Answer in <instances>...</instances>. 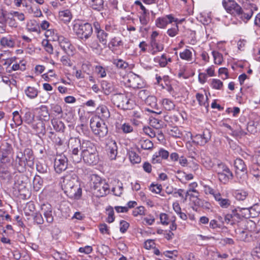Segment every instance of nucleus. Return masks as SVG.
Wrapping results in <instances>:
<instances>
[{"mask_svg":"<svg viewBox=\"0 0 260 260\" xmlns=\"http://www.w3.org/2000/svg\"><path fill=\"white\" fill-rule=\"evenodd\" d=\"M178 26L175 24L173 27L168 29L167 34L171 37H174L178 34Z\"/></svg>","mask_w":260,"mask_h":260,"instance_id":"55","label":"nucleus"},{"mask_svg":"<svg viewBox=\"0 0 260 260\" xmlns=\"http://www.w3.org/2000/svg\"><path fill=\"white\" fill-rule=\"evenodd\" d=\"M237 234L238 235V238L240 240L245 241L248 238V234L244 230H239L236 231Z\"/></svg>","mask_w":260,"mask_h":260,"instance_id":"61","label":"nucleus"},{"mask_svg":"<svg viewBox=\"0 0 260 260\" xmlns=\"http://www.w3.org/2000/svg\"><path fill=\"white\" fill-rule=\"evenodd\" d=\"M51 123L54 129L57 132H63L65 128L64 123L60 120L57 119L51 120Z\"/></svg>","mask_w":260,"mask_h":260,"instance_id":"25","label":"nucleus"},{"mask_svg":"<svg viewBox=\"0 0 260 260\" xmlns=\"http://www.w3.org/2000/svg\"><path fill=\"white\" fill-rule=\"evenodd\" d=\"M59 17L64 22H68L72 19V15L70 11L66 10L59 12Z\"/></svg>","mask_w":260,"mask_h":260,"instance_id":"30","label":"nucleus"},{"mask_svg":"<svg viewBox=\"0 0 260 260\" xmlns=\"http://www.w3.org/2000/svg\"><path fill=\"white\" fill-rule=\"evenodd\" d=\"M215 172L217 174L219 181L223 184L228 183L234 177L232 171L224 164L222 162L217 164L215 168Z\"/></svg>","mask_w":260,"mask_h":260,"instance_id":"6","label":"nucleus"},{"mask_svg":"<svg viewBox=\"0 0 260 260\" xmlns=\"http://www.w3.org/2000/svg\"><path fill=\"white\" fill-rule=\"evenodd\" d=\"M39 109L40 110L39 112L40 116L43 117L45 120L48 119L49 117V114L47 107L45 105H42Z\"/></svg>","mask_w":260,"mask_h":260,"instance_id":"37","label":"nucleus"},{"mask_svg":"<svg viewBox=\"0 0 260 260\" xmlns=\"http://www.w3.org/2000/svg\"><path fill=\"white\" fill-rule=\"evenodd\" d=\"M1 44L4 47H12L14 43L12 40L7 37H3L1 39Z\"/></svg>","mask_w":260,"mask_h":260,"instance_id":"45","label":"nucleus"},{"mask_svg":"<svg viewBox=\"0 0 260 260\" xmlns=\"http://www.w3.org/2000/svg\"><path fill=\"white\" fill-rule=\"evenodd\" d=\"M157 99L156 97L154 96H148L146 100L145 101V102L146 104L148 106H149L150 107L156 109L157 107V104H156Z\"/></svg>","mask_w":260,"mask_h":260,"instance_id":"39","label":"nucleus"},{"mask_svg":"<svg viewBox=\"0 0 260 260\" xmlns=\"http://www.w3.org/2000/svg\"><path fill=\"white\" fill-rule=\"evenodd\" d=\"M234 166L236 168V172L238 173L240 171L244 174H246L247 172V166L244 161L241 158H237L234 162Z\"/></svg>","mask_w":260,"mask_h":260,"instance_id":"21","label":"nucleus"},{"mask_svg":"<svg viewBox=\"0 0 260 260\" xmlns=\"http://www.w3.org/2000/svg\"><path fill=\"white\" fill-rule=\"evenodd\" d=\"M191 139L193 143L201 146L205 145V141L201 139V135L198 134L195 136H192Z\"/></svg>","mask_w":260,"mask_h":260,"instance_id":"54","label":"nucleus"},{"mask_svg":"<svg viewBox=\"0 0 260 260\" xmlns=\"http://www.w3.org/2000/svg\"><path fill=\"white\" fill-rule=\"evenodd\" d=\"M180 57L182 59L190 61L192 58V52L190 50L186 49L184 51L180 53Z\"/></svg>","mask_w":260,"mask_h":260,"instance_id":"41","label":"nucleus"},{"mask_svg":"<svg viewBox=\"0 0 260 260\" xmlns=\"http://www.w3.org/2000/svg\"><path fill=\"white\" fill-rule=\"evenodd\" d=\"M98 110L99 114L101 115L100 116L103 120L104 119H108L110 116V112L106 106H100L98 108Z\"/></svg>","mask_w":260,"mask_h":260,"instance_id":"26","label":"nucleus"},{"mask_svg":"<svg viewBox=\"0 0 260 260\" xmlns=\"http://www.w3.org/2000/svg\"><path fill=\"white\" fill-rule=\"evenodd\" d=\"M23 119L25 122L30 124L33 122L35 119V115L30 111H27L25 113Z\"/></svg>","mask_w":260,"mask_h":260,"instance_id":"47","label":"nucleus"},{"mask_svg":"<svg viewBox=\"0 0 260 260\" xmlns=\"http://www.w3.org/2000/svg\"><path fill=\"white\" fill-rule=\"evenodd\" d=\"M93 180L92 188L94 193L98 197H104L109 192V185L105 180H102L100 177L94 175L92 179Z\"/></svg>","mask_w":260,"mask_h":260,"instance_id":"3","label":"nucleus"},{"mask_svg":"<svg viewBox=\"0 0 260 260\" xmlns=\"http://www.w3.org/2000/svg\"><path fill=\"white\" fill-rule=\"evenodd\" d=\"M26 165L22 152H17L15 159V166L17 169L20 172L23 171Z\"/></svg>","mask_w":260,"mask_h":260,"instance_id":"18","label":"nucleus"},{"mask_svg":"<svg viewBox=\"0 0 260 260\" xmlns=\"http://www.w3.org/2000/svg\"><path fill=\"white\" fill-rule=\"evenodd\" d=\"M212 54L214 58V63L217 64H221L222 61V54L216 51H213Z\"/></svg>","mask_w":260,"mask_h":260,"instance_id":"48","label":"nucleus"},{"mask_svg":"<svg viewBox=\"0 0 260 260\" xmlns=\"http://www.w3.org/2000/svg\"><path fill=\"white\" fill-rule=\"evenodd\" d=\"M215 200L222 208H228L230 206L232 203L231 201L229 199L223 198L220 193L215 194Z\"/></svg>","mask_w":260,"mask_h":260,"instance_id":"19","label":"nucleus"},{"mask_svg":"<svg viewBox=\"0 0 260 260\" xmlns=\"http://www.w3.org/2000/svg\"><path fill=\"white\" fill-rule=\"evenodd\" d=\"M200 135H201V139L205 141V144L208 143L211 139V132L208 129H205L203 132V134Z\"/></svg>","mask_w":260,"mask_h":260,"instance_id":"49","label":"nucleus"},{"mask_svg":"<svg viewBox=\"0 0 260 260\" xmlns=\"http://www.w3.org/2000/svg\"><path fill=\"white\" fill-rule=\"evenodd\" d=\"M154 60L156 62H158L161 67H165L168 63L167 59L165 54H162L160 57H155Z\"/></svg>","mask_w":260,"mask_h":260,"instance_id":"43","label":"nucleus"},{"mask_svg":"<svg viewBox=\"0 0 260 260\" xmlns=\"http://www.w3.org/2000/svg\"><path fill=\"white\" fill-rule=\"evenodd\" d=\"M122 45V42L119 38L117 37H114V38L112 39L110 41V43H109V47L110 49L111 48V46L112 47H118Z\"/></svg>","mask_w":260,"mask_h":260,"instance_id":"50","label":"nucleus"},{"mask_svg":"<svg viewBox=\"0 0 260 260\" xmlns=\"http://www.w3.org/2000/svg\"><path fill=\"white\" fill-rule=\"evenodd\" d=\"M76 35L81 39H88L92 34V27L89 23H76L73 28Z\"/></svg>","mask_w":260,"mask_h":260,"instance_id":"7","label":"nucleus"},{"mask_svg":"<svg viewBox=\"0 0 260 260\" xmlns=\"http://www.w3.org/2000/svg\"><path fill=\"white\" fill-rule=\"evenodd\" d=\"M114 64H115L117 68L122 69H125L128 66V64L121 59L115 60L114 62Z\"/></svg>","mask_w":260,"mask_h":260,"instance_id":"63","label":"nucleus"},{"mask_svg":"<svg viewBox=\"0 0 260 260\" xmlns=\"http://www.w3.org/2000/svg\"><path fill=\"white\" fill-rule=\"evenodd\" d=\"M96 35L99 41L103 45H106L107 43L108 34L104 30H98Z\"/></svg>","mask_w":260,"mask_h":260,"instance_id":"27","label":"nucleus"},{"mask_svg":"<svg viewBox=\"0 0 260 260\" xmlns=\"http://www.w3.org/2000/svg\"><path fill=\"white\" fill-rule=\"evenodd\" d=\"M111 100L117 107L123 110L133 109L134 104L127 95L123 93H117L112 95Z\"/></svg>","mask_w":260,"mask_h":260,"instance_id":"4","label":"nucleus"},{"mask_svg":"<svg viewBox=\"0 0 260 260\" xmlns=\"http://www.w3.org/2000/svg\"><path fill=\"white\" fill-rule=\"evenodd\" d=\"M211 85L213 88L220 89L223 86V83L219 79H213Z\"/></svg>","mask_w":260,"mask_h":260,"instance_id":"60","label":"nucleus"},{"mask_svg":"<svg viewBox=\"0 0 260 260\" xmlns=\"http://www.w3.org/2000/svg\"><path fill=\"white\" fill-rule=\"evenodd\" d=\"M58 41L60 47L68 55H73L74 46L71 44L69 40L63 36H59Z\"/></svg>","mask_w":260,"mask_h":260,"instance_id":"13","label":"nucleus"},{"mask_svg":"<svg viewBox=\"0 0 260 260\" xmlns=\"http://www.w3.org/2000/svg\"><path fill=\"white\" fill-rule=\"evenodd\" d=\"M150 124L152 127L157 130L158 132H159L158 129L163 126L162 121L155 118L150 121Z\"/></svg>","mask_w":260,"mask_h":260,"instance_id":"52","label":"nucleus"},{"mask_svg":"<svg viewBox=\"0 0 260 260\" xmlns=\"http://www.w3.org/2000/svg\"><path fill=\"white\" fill-rule=\"evenodd\" d=\"M24 157L25 158V162L27 166L30 168H33L34 166V159L32 150L30 148H25L22 152Z\"/></svg>","mask_w":260,"mask_h":260,"instance_id":"16","label":"nucleus"},{"mask_svg":"<svg viewBox=\"0 0 260 260\" xmlns=\"http://www.w3.org/2000/svg\"><path fill=\"white\" fill-rule=\"evenodd\" d=\"M13 120L16 125H20L22 123V119L19 112L17 111L13 113Z\"/></svg>","mask_w":260,"mask_h":260,"instance_id":"51","label":"nucleus"},{"mask_svg":"<svg viewBox=\"0 0 260 260\" xmlns=\"http://www.w3.org/2000/svg\"><path fill=\"white\" fill-rule=\"evenodd\" d=\"M129 158L133 164H138L141 161V157L134 151H129Z\"/></svg>","mask_w":260,"mask_h":260,"instance_id":"35","label":"nucleus"},{"mask_svg":"<svg viewBox=\"0 0 260 260\" xmlns=\"http://www.w3.org/2000/svg\"><path fill=\"white\" fill-rule=\"evenodd\" d=\"M77 146L75 147V146H73L72 147V151L71 157L73 159V161L75 163H78L81 161L82 156L81 152L79 153L80 148L79 147V144H77Z\"/></svg>","mask_w":260,"mask_h":260,"instance_id":"22","label":"nucleus"},{"mask_svg":"<svg viewBox=\"0 0 260 260\" xmlns=\"http://www.w3.org/2000/svg\"><path fill=\"white\" fill-rule=\"evenodd\" d=\"M26 29L29 32H41L40 26L35 20H30L26 24Z\"/></svg>","mask_w":260,"mask_h":260,"instance_id":"23","label":"nucleus"},{"mask_svg":"<svg viewBox=\"0 0 260 260\" xmlns=\"http://www.w3.org/2000/svg\"><path fill=\"white\" fill-rule=\"evenodd\" d=\"M196 98L199 102V104L201 106H208V105H206V101L208 99L207 97L205 98L203 94L198 93L196 94Z\"/></svg>","mask_w":260,"mask_h":260,"instance_id":"56","label":"nucleus"},{"mask_svg":"<svg viewBox=\"0 0 260 260\" xmlns=\"http://www.w3.org/2000/svg\"><path fill=\"white\" fill-rule=\"evenodd\" d=\"M141 147L144 150H151L153 147V143L149 140H142L139 142Z\"/></svg>","mask_w":260,"mask_h":260,"instance_id":"33","label":"nucleus"},{"mask_svg":"<svg viewBox=\"0 0 260 260\" xmlns=\"http://www.w3.org/2000/svg\"><path fill=\"white\" fill-rule=\"evenodd\" d=\"M251 211L252 218L257 216L260 213V206L258 204H255L252 206L249 207Z\"/></svg>","mask_w":260,"mask_h":260,"instance_id":"42","label":"nucleus"},{"mask_svg":"<svg viewBox=\"0 0 260 260\" xmlns=\"http://www.w3.org/2000/svg\"><path fill=\"white\" fill-rule=\"evenodd\" d=\"M90 127L93 133L100 137H104L108 134V127L103 120L98 117L91 118L90 123Z\"/></svg>","mask_w":260,"mask_h":260,"instance_id":"5","label":"nucleus"},{"mask_svg":"<svg viewBox=\"0 0 260 260\" xmlns=\"http://www.w3.org/2000/svg\"><path fill=\"white\" fill-rule=\"evenodd\" d=\"M108 211V216L107 218V222L108 223H112L114 221V212L112 207H110L107 210Z\"/></svg>","mask_w":260,"mask_h":260,"instance_id":"62","label":"nucleus"},{"mask_svg":"<svg viewBox=\"0 0 260 260\" xmlns=\"http://www.w3.org/2000/svg\"><path fill=\"white\" fill-rule=\"evenodd\" d=\"M178 20V19L175 18L172 14H170L156 19L155 24L157 27L162 28H165L169 23H171L173 22L177 23Z\"/></svg>","mask_w":260,"mask_h":260,"instance_id":"12","label":"nucleus"},{"mask_svg":"<svg viewBox=\"0 0 260 260\" xmlns=\"http://www.w3.org/2000/svg\"><path fill=\"white\" fill-rule=\"evenodd\" d=\"M68 159L65 155H57L54 159V167L57 173H60L67 168Z\"/></svg>","mask_w":260,"mask_h":260,"instance_id":"10","label":"nucleus"},{"mask_svg":"<svg viewBox=\"0 0 260 260\" xmlns=\"http://www.w3.org/2000/svg\"><path fill=\"white\" fill-rule=\"evenodd\" d=\"M240 216V213L238 211L237 207H233L231 212L224 216V221L226 224L234 225L236 222L241 220Z\"/></svg>","mask_w":260,"mask_h":260,"instance_id":"11","label":"nucleus"},{"mask_svg":"<svg viewBox=\"0 0 260 260\" xmlns=\"http://www.w3.org/2000/svg\"><path fill=\"white\" fill-rule=\"evenodd\" d=\"M107 147V150L110 159H115L117 154V146L116 142L112 140H109Z\"/></svg>","mask_w":260,"mask_h":260,"instance_id":"15","label":"nucleus"},{"mask_svg":"<svg viewBox=\"0 0 260 260\" xmlns=\"http://www.w3.org/2000/svg\"><path fill=\"white\" fill-rule=\"evenodd\" d=\"M151 47L152 48L150 53L155 55L158 52H160L164 50V46L159 40H153L150 42Z\"/></svg>","mask_w":260,"mask_h":260,"instance_id":"20","label":"nucleus"},{"mask_svg":"<svg viewBox=\"0 0 260 260\" xmlns=\"http://www.w3.org/2000/svg\"><path fill=\"white\" fill-rule=\"evenodd\" d=\"M170 135L175 137L180 138L182 136L181 131L177 127H173L169 132Z\"/></svg>","mask_w":260,"mask_h":260,"instance_id":"59","label":"nucleus"},{"mask_svg":"<svg viewBox=\"0 0 260 260\" xmlns=\"http://www.w3.org/2000/svg\"><path fill=\"white\" fill-rule=\"evenodd\" d=\"M84 162L89 165H95L99 160V157L98 151L95 152H87L82 154Z\"/></svg>","mask_w":260,"mask_h":260,"instance_id":"14","label":"nucleus"},{"mask_svg":"<svg viewBox=\"0 0 260 260\" xmlns=\"http://www.w3.org/2000/svg\"><path fill=\"white\" fill-rule=\"evenodd\" d=\"M250 172L255 177H260V165L256 162L253 164L250 168Z\"/></svg>","mask_w":260,"mask_h":260,"instance_id":"40","label":"nucleus"},{"mask_svg":"<svg viewBox=\"0 0 260 260\" xmlns=\"http://www.w3.org/2000/svg\"><path fill=\"white\" fill-rule=\"evenodd\" d=\"M71 143L74 142L76 144H79L80 149L81 150V154L97 151L95 145L89 141L83 140L82 143H81L79 139L74 138L71 139Z\"/></svg>","mask_w":260,"mask_h":260,"instance_id":"8","label":"nucleus"},{"mask_svg":"<svg viewBox=\"0 0 260 260\" xmlns=\"http://www.w3.org/2000/svg\"><path fill=\"white\" fill-rule=\"evenodd\" d=\"M103 0H91V6L94 10H100L103 6Z\"/></svg>","mask_w":260,"mask_h":260,"instance_id":"46","label":"nucleus"},{"mask_svg":"<svg viewBox=\"0 0 260 260\" xmlns=\"http://www.w3.org/2000/svg\"><path fill=\"white\" fill-rule=\"evenodd\" d=\"M139 97L142 100L145 101L149 96V92L146 89L140 90L138 93Z\"/></svg>","mask_w":260,"mask_h":260,"instance_id":"64","label":"nucleus"},{"mask_svg":"<svg viewBox=\"0 0 260 260\" xmlns=\"http://www.w3.org/2000/svg\"><path fill=\"white\" fill-rule=\"evenodd\" d=\"M222 4L227 12L239 16L243 21L249 20L254 12L257 10L254 4L246 3L243 9L234 0H223Z\"/></svg>","mask_w":260,"mask_h":260,"instance_id":"1","label":"nucleus"},{"mask_svg":"<svg viewBox=\"0 0 260 260\" xmlns=\"http://www.w3.org/2000/svg\"><path fill=\"white\" fill-rule=\"evenodd\" d=\"M71 143L74 142L76 144H79L80 149L81 150V154L97 151L95 145L89 141L83 140L82 143H81L79 139L74 138L71 139Z\"/></svg>","mask_w":260,"mask_h":260,"instance_id":"9","label":"nucleus"},{"mask_svg":"<svg viewBox=\"0 0 260 260\" xmlns=\"http://www.w3.org/2000/svg\"><path fill=\"white\" fill-rule=\"evenodd\" d=\"M11 150L10 146H3L0 149V158L10 157Z\"/></svg>","mask_w":260,"mask_h":260,"instance_id":"32","label":"nucleus"},{"mask_svg":"<svg viewBox=\"0 0 260 260\" xmlns=\"http://www.w3.org/2000/svg\"><path fill=\"white\" fill-rule=\"evenodd\" d=\"M43 184V180L40 176L36 175L33 180V185L34 189L36 191H39L42 187Z\"/></svg>","mask_w":260,"mask_h":260,"instance_id":"31","label":"nucleus"},{"mask_svg":"<svg viewBox=\"0 0 260 260\" xmlns=\"http://www.w3.org/2000/svg\"><path fill=\"white\" fill-rule=\"evenodd\" d=\"M161 104L164 109L168 111L173 110L175 107L174 102L169 99H163Z\"/></svg>","mask_w":260,"mask_h":260,"instance_id":"29","label":"nucleus"},{"mask_svg":"<svg viewBox=\"0 0 260 260\" xmlns=\"http://www.w3.org/2000/svg\"><path fill=\"white\" fill-rule=\"evenodd\" d=\"M101 86L104 90V93L106 95H109L113 90L112 84L107 81H102L101 82Z\"/></svg>","mask_w":260,"mask_h":260,"instance_id":"28","label":"nucleus"},{"mask_svg":"<svg viewBox=\"0 0 260 260\" xmlns=\"http://www.w3.org/2000/svg\"><path fill=\"white\" fill-rule=\"evenodd\" d=\"M25 93L29 98L34 99L38 95V91L35 88L29 86L25 90Z\"/></svg>","mask_w":260,"mask_h":260,"instance_id":"34","label":"nucleus"},{"mask_svg":"<svg viewBox=\"0 0 260 260\" xmlns=\"http://www.w3.org/2000/svg\"><path fill=\"white\" fill-rule=\"evenodd\" d=\"M237 210L239 213H240V219L242 218H249L252 217L251 211L249 207L246 208H241L240 207H237Z\"/></svg>","mask_w":260,"mask_h":260,"instance_id":"24","label":"nucleus"},{"mask_svg":"<svg viewBox=\"0 0 260 260\" xmlns=\"http://www.w3.org/2000/svg\"><path fill=\"white\" fill-rule=\"evenodd\" d=\"M36 169L40 173H46L48 170V166L44 162H38L36 164Z\"/></svg>","mask_w":260,"mask_h":260,"instance_id":"44","label":"nucleus"},{"mask_svg":"<svg viewBox=\"0 0 260 260\" xmlns=\"http://www.w3.org/2000/svg\"><path fill=\"white\" fill-rule=\"evenodd\" d=\"M62 188L70 198L79 199L82 195V189L79 185L77 176L75 174L64 177Z\"/></svg>","mask_w":260,"mask_h":260,"instance_id":"2","label":"nucleus"},{"mask_svg":"<svg viewBox=\"0 0 260 260\" xmlns=\"http://www.w3.org/2000/svg\"><path fill=\"white\" fill-rule=\"evenodd\" d=\"M236 199L239 201L244 200L248 196V193L243 190H237L234 192Z\"/></svg>","mask_w":260,"mask_h":260,"instance_id":"36","label":"nucleus"},{"mask_svg":"<svg viewBox=\"0 0 260 260\" xmlns=\"http://www.w3.org/2000/svg\"><path fill=\"white\" fill-rule=\"evenodd\" d=\"M129 86L133 88H141L144 83L140 77L136 75H132L128 80Z\"/></svg>","mask_w":260,"mask_h":260,"instance_id":"17","label":"nucleus"},{"mask_svg":"<svg viewBox=\"0 0 260 260\" xmlns=\"http://www.w3.org/2000/svg\"><path fill=\"white\" fill-rule=\"evenodd\" d=\"M9 166L0 164V177L5 178L9 173Z\"/></svg>","mask_w":260,"mask_h":260,"instance_id":"58","label":"nucleus"},{"mask_svg":"<svg viewBox=\"0 0 260 260\" xmlns=\"http://www.w3.org/2000/svg\"><path fill=\"white\" fill-rule=\"evenodd\" d=\"M34 221L37 224H42L44 223V219L42 215L39 213H35L32 214Z\"/></svg>","mask_w":260,"mask_h":260,"instance_id":"53","label":"nucleus"},{"mask_svg":"<svg viewBox=\"0 0 260 260\" xmlns=\"http://www.w3.org/2000/svg\"><path fill=\"white\" fill-rule=\"evenodd\" d=\"M121 129L123 133L126 134L133 132V127L131 124L128 123H124L121 126Z\"/></svg>","mask_w":260,"mask_h":260,"instance_id":"57","label":"nucleus"},{"mask_svg":"<svg viewBox=\"0 0 260 260\" xmlns=\"http://www.w3.org/2000/svg\"><path fill=\"white\" fill-rule=\"evenodd\" d=\"M32 127L35 129L36 133L44 135L45 134V128L43 123L41 121L37 123L32 125Z\"/></svg>","mask_w":260,"mask_h":260,"instance_id":"38","label":"nucleus"}]
</instances>
